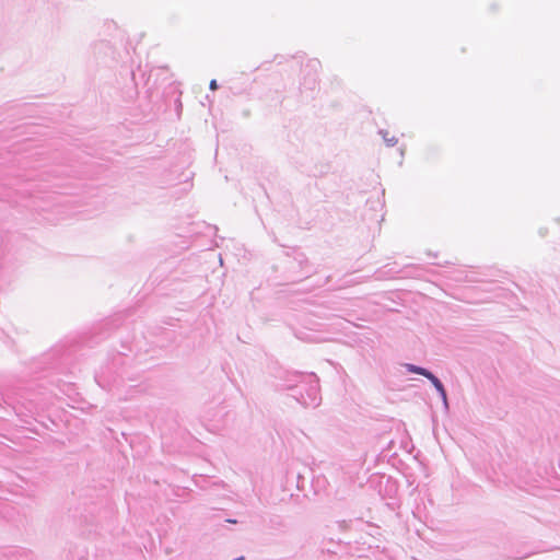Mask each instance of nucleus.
I'll return each mask as SVG.
<instances>
[{"label":"nucleus","instance_id":"obj_1","mask_svg":"<svg viewBox=\"0 0 560 560\" xmlns=\"http://www.w3.org/2000/svg\"><path fill=\"white\" fill-rule=\"evenodd\" d=\"M284 389L293 390L292 396L304 407L316 408L322 401L319 378L315 373L289 372Z\"/></svg>","mask_w":560,"mask_h":560},{"label":"nucleus","instance_id":"obj_2","mask_svg":"<svg viewBox=\"0 0 560 560\" xmlns=\"http://www.w3.org/2000/svg\"><path fill=\"white\" fill-rule=\"evenodd\" d=\"M422 376H425L427 378H429L432 382V384L438 389L444 406H447L446 393H445V389H444L442 383L432 373H430L429 371H427L424 369H422Z\"/></svg>","mask_w":560,"mask_h":560},{"label":"nucleus","instance_id":"obj_3","mask_svg":"<svg viewBox=\"0 0 560 560\" xmlns=\"http://www.w3.org/2000/svg\"><path fill=\"white\" fill-rule=\"evenodd\" d=\"M378 133L382 136L388 147H394L397 143L396 137H389V132L387 130L381 129Z\"/></svg>","mask_w":560,"mask_h":560},{"label":"nucleus","instance_id":"obj_4","mask_svg":"<svg viewBox=\"0 0 560 560\" xmlns=\"http://www.w3.org/2000/svg\"><path fill=\"white\" fill-rule=\"evenodd\" d=\"M404 366L407 369V371L409 372H413V373H417V374H420V365H416V364H404Z\"/></svg>","mask_w":560,"mask_h":560},{"label":"nucleus","instance_id":"obj_5","mask_svg":"<svg viewBox=\"0 0 560 560\" xmlns=\"http://www.w3.org/2000/svg\"><path fill=\"white\" fill-rule=\"evenodd\" d=\"M209 88H210L211 90H217V89H218L217 80H214V79H213V80H211V81H210V84H209Z\"/></svg>","mask_w":560,"mask_h":560},{"label":"nucleus","instance_id":"obj_6","mask_svg":"<svg viewBox=\"0 0 560 560\" xmlns=\"http://www.w3.org/2000/svg\"><path fill=\"white\" fill-rule=\"evenodd\" d=\"M310 83H312L313 85H315V83H316V79H315V78H313V79L310 81Z\"/></svg>","mask_w":560,"mask_h":560},{"label":"nucleus","instance_id":"obj_7","mask_svg":"<svg viewBox=\"0 0 560 560\" xmlns=\"http://www.w3.org/2000/svg\"><path fill=\"white\" fill-rule=\"evenodd\" d=\"M244 558L243 557H240V558H236L235 560H243Z\"/></svg>","mask_w":560,"mask_h":560}]
</instances>
